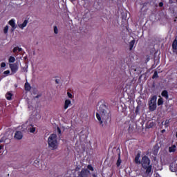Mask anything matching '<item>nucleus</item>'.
I'll return each mask as SVG.
<instances>
[{
	"label": "nucleus",
	"mask_w": 177,
	"mask_h": 177,
	"mask_svg": "<svg viewBox=\"0 0 177 177\" xmlns=\"http://www.w3.org/2000/svg\"><path fill=\"white\" fill-rule=\"evenodd\" d=\"M97 111L96 118L98 120L100 125H102V124H105V125L111 124V113L106 104H100Z\"/></svg>",
	"instance_id": "f257e3e1"
},
{
	"label": "nucleus",
	"mask_w": 177,
	"mask_h": 177,
	"mask_svg": "<svg viewBox=\"0 0 177 177\" xmlns=\"http://www.w3.org/2000/svg\"><path fill=\"white\" fill-rule=\"evenodd\" d=\"M151 160L150 158L146 155L142 157L141 162L140 164L141 165L142 167L146 170V174L148 175L151 173V169L153 166L150 165Z\"/></svg>",
	"instance_id": "f03ea898"
},
{
	"label": "nucleus",
	"mask_w": 177,
	"mask_h": 177,
	"mask_svg": "<svg viewBox=\"0 0 177 177\" xmlns=\"http://www.w3.org/2000/svg\"><path fill=\"white\" fill-rule=\"evenodd\" d=\"M48 147L52 150L57 149V136L56 134H51L48 138Z\"/></svg>",
	"instance_id": "7ed1b4c3"
},
{
	"label": "nucleus",
	"mask_w": 177,
	"mask_h": 177,
	"mask_svg": "<svg viewBox=\"0 0 177 177\" xmlns=\"http://www.w3.org/2000/svg\"><path fill=\"white\" fill-rule=\"evenodd\" d=\"M148 106L149 111H156L157 109V95L151 97Z\"/></svg>",
	"instance_id": "20e7f679"
},
{
	"label": "nucleus",
	"mask_w": 177,
	"mask_h": 177,
	"mask_svg": "<svg viewBox=\"0 0 177 177\" xmlns=\"http://www.w3.org/2000/svg\"><path fill=\"white\" fill-rule=\"evenodd\" d=\"M91 171L88 169H82L81 171L78 172V177H88Z\"/></svg>",
	"instance_id": "39448f33"
},
{
	"label": "nucleus",
	"mask_w": 177,
	"mask_h": 177,
	"mask_svg": "<svg viewBox=\"0 0 177 177\" xmlns=\"http://www.w3.org/2000/svg\"><path fill=\"white\" fill-rule=\"evenodd\" d=\"M10 68L11 69L12 73L15 74L17 73V70H19V64H10Z\"/></svg>",
	"instance_id": "423d86ee"
},
{
	"label": "nucleus",
	"mask_w": 177,
	"mask_h": 177,
	"mask_svg": "<svg viewBox=\"0 0 177 177\" xmlns=\"http://www.w3.org/2000/svg\"><path fill=\"white\" fill-rule=\"evenodd\" d=\"M15 138V139H17V140H21V139H23V133H21V131H16Z\"/></svg>",
	"instance_id": "0eeeda50"
},
{
	"label": "nucleus",
	"mask_w": 177,
	"mask_h": 177,
	"mask_svg": "<svg viewBox=\"0 0 177 177\" xmlns=\"http://www.w3.org/2000/svg\"><path fill=\"white\" fill-rule=\"evenodd\" d=\"M134 162L136 164H140V152H138L134 158Z\"/></svg>",
	"instance_id": "6e6552de"
},
{
	"label": "nucleus",
	"mask_w": 177,
	"mask_h": 177,
	"mask_svg": "<svg viewBox=\"0 0 177 177\" xmlns=\"http://www.w3.org/2000/svg\"><path fill=\"white\" fill-rule=\"evenodd\" d=\"M27 24H28V21L27 19H25L21 24H19L18 26L19 28H21V30H24V27H27Z\"/></svg>",
	"instance_id": "1a4fd4ad"
},
{
	"label": "nucleus",
	"mask_w": 177,
	"mask_h": 177,
	"mask_svg": "<svg viewBox=\"0 0 177 177\" xmlns=\"http://www.w3.org/2000/svg\"><path fill=\"white\" fill-rule=\"evenodd\" d=\"M8 24H10V26H11L13 30H16V22H15V19H10L8 21Z\"/></svg>",
	"instance_id": "9d476101"
},
{
	"label": "nucleus",
	"mask_w": 177,
	"mask_h": 177,
	"mask_svg": "<svg viewBox=\"0 0 177 177\" xmlns=\"http://www.w3.org/2000/svg\"><path fill=\"white\" fill-rule=\"evenodd\" d=\"M162 97H165V99H166V100H168L169 96L168 95V91L167 90H164L163 91H162L161 93Z\"/></svg>",
	"instance_id": "9b49d317"
},
{
	"label": "nucleus",
	"mask_w": 177,
	"mask_h": 177,
	"mask_svg": "<svg viewBox=\"0 0 177 177\" xmlns=\"http://www.w3.org/2000/svg\"><path fill=\"white\" fill-rule=\"evenodd\" d=\"M176 151V145H174L169 147V153H175Z\"/></svg>",
	"instance_id": "f8f14e48"
},
{
	"label": "nucleus",
	"mask_w": 177,
	"mask_h": 177,
	"mask_svg": "<svg viewBox=\"0 0 177 177\" xmlns=\"http://www.w3.org/2000/svg\"><path fill=\"white\" fill-rule=\"evenodd\" d=\"M70 104H71V100H66L65 102H64V109L67 110V109H68V106H70Z\"/></svg>",
	"instance_id": "ddd939ff"
},
{
	"label": "nucleus",
	"mask_w": 177,
	"mask_h": 177,
	"mask_svg": "<svg viewBox=\"0 0 177 177\" xmlns=\"http://www.w3.org/2000/svg\"><path fill=\"white\" fill-rule=\"evenodd\" d=\"M172 49L173 50H177V39H175L172 43Z\"/></svg>",
	"instance_id": "4468645a"
},
{
	"label": "nucleus",
	"mask_w": 177,
	"mask_h": 177,
	"mask_svg": "<svg viewBox=\"0 0 177 177\" xmlns=\"http://www.w3.org/2000/svg\"><path fill=\"white\" fill-rule=\"evenodd\" d=\"M12 96H13V94L10 92H8L6 94V99H7V100H12Z\"/></svg>",
	"instance_id": "2eb2a0df"
},
{
	"label": "nucleus",
	"mask_w": 177,
	"mask_h": 177,
	"mask_svg": "<svg viewBox=\"0 0 177 177\" xmlns=\"http://www.w3.org/2000/svg\"><path fill=\"white\" fill-rule=\"evenodd\" d=\"M24 88L25 91H31V85L28 82L25 83Z\"/></svg>",
	"instance_id": "dca6fc26"
},
{
	"label": "nucleus",
	"mask_w": 177,
	"mask_h": 177,
	"mask_svg": "<svg viewBox=\"0 0 177 177\" xmlns=\"http://www.w3.org/2000/svg\"><path fill=\"white\" fill-rule=\"evenodd\" d=\"M134 45H135V40H131L129 43V50H132Z\"/></svg>",
	"instance_id": "f3484780"
},
{
	"label": "nucleus",
	"mask_w": 177,
	"mask_h": 177,
	"mask_svg": "<svg viewBox=\"0 0 177 177\" xmlns=\"http://www.w3.org/2000/svg\"><path fill=\"white\" fill-rule=\"evenodd\" d=\"M162 104H164V100L160 97L158 100V106H162Z\"/></svg>",
	"instance_id": "a211bd4d"
},
{
	"label": "nucleus",
	"mask_w": 177,
	"mask_h": 177,
	"mask_svg": "<svg viewBox=\"0 0 177 177\" xmlns=\"http://www.w3.org/2000/svg\"><path fill=\"white\" fill-rule=\"evenodd\" d=\"M28 130L30 131V132L31 133H34V132H35V127H34V126H32V124H30V127L28 128Z\"/></svg>",
	"instance_id": "6ab92c4d"
},
{
	"label": "nucleus",
	"mask_w": 177,
	"mask_h": 177,
	"mask_svg": "<svg viewBox=\"0 0 177 177\" xmlns=\"http://www.w3.org/2000/svg\"><path fill=\"white\" fill-rule=\"evenodd\" d=\"M121 162H122L121 156L119 154L118 159L117 162H116L117 167H120L121 165Z\"/></svg>",
	"instance_id": "aec40b11"
},
{
	"label": "nucleus",
	"mask_w": 177,
	"mask_h": 177,
	"mask_svg": "<svg viewBox=\"0 0 177 177\" xmlns=\"http://www.w3.org/2000/svg\"><path fill=\"white\" fill-rule=\"evenodd\" d=\"M170 121H171V119H169V120L167 119V120H165V124H164L165 128H168V127H169V122H170Z\"/></svg>",
	"instance_id": "412c9836"
},
{
	"label": "nucleus",
	"mask_w": 177,
	"mask_h": 177,
	"mask_svg": "<svg viewBox=\"0 0 177 177\" xmlns=\"http://www.w3.org/2000/svg\"><path fill=\"white\" fill-rule=\"evenodd\" d=\"M15 61H16V58H15V57L10 56L9 57V59H8L9 63H15Z\"/></svg>",
	"instance_id": "4be33fe9"
},
{
	"label": "nucleus",
	"mask_w": 177,
	"mask_h": 177,
	"mask_svg": "<svg viewBox=\"0 0 177 177\" xmlns=\"http://www.w3.org/2000/svg\"><path fill=\"white\" fill-rule=\"evenodd\" d=\"M169 170L171 171V172H175V171H176V169H175V167H174V165H170Z\"/></svg>",
	"instance_id": "5701e85b"
},
{
	"label": "nucleus",
	"mask_w": 177,
	"mask_h": 177,
	"mask_svg": "<svg viewBox=\"0 0 177 177\" xmlns=\"http://www.w3.org/2000/svg\"><path fill=\"white\" fill-rule=\"evenodd\" d=\"M153 80H154V78H158V73L157 71H155L153 76H152Z\"/></svg>",
	"instance_id": "b1692460"
},
{
	"label": "nucleus",
	"mask_w": 177,
	"mask_h": 177,
	"mask_svg": "<svg viewBox=\"0 0 177 177\" xmlns=\"http://www.w3.org/2000/svg\"><path fill=\"white\" fill-rule=\"evenodd\" d=\"M87 169H89V171H95L92 165H88Z\"/></svg>",
	"instance_id": "393cba45"
},
{
	"label": "nucleus",
	"mask_w": 177,
	"mask_h": 177,
	"mask_svg": "<svg viewBox=\"0 0 177 177\" xmlns=\"http://www.w3.org/2000/svg\"><path fill=\"white\" fill-rule=\"evenodd\" d=\"M8 31H9V26H6L4 27V30H3L4 34H8Z\"/></svg>",
	"instance_id": "a878e982"
},
{
	"label": "nucleus",
	"mask_w": 177,
	"mask_h": 177,
	"mask_svg": "<svg viewBox=\"0 0 177 177\" xmlns=\"http://www.w3.org/2000/svg\"><path fill=\"white\" fill-rule=\"evenodd\" d=\"M140 110V107L139 106H137L135 111V113L136 115L139 114Z\"/></svg>",
	"instance_id": "bb28decb"
},
{
	"label": "nucleus",
	"mask_w": 177,
	"mask_h": 177,
	"mask_svg": "<svg viewBox=\"0 0 177 177\" xmlns=\"http://www.w3.org/2000/svg\"><path fill=\"white\" fill-rule=\"evenodd\" d=\"M54 32L55 34L59 33V29L57 28V26H54Z\"/></svg>",
	"instance_id": "cd10ccee"
},
{
	"label": "nucleus",
	"mask_w": 177,
	"mask_h": 177,
	"mask_svg": "<svg viewBox=\"0 0 177 177\" xmlns=\"http://www.w3.org/2000/svg\"><path fill=\"white\" fill-rule=\"evenodd\" d=\"M153 127H154V122H151L149 123V124L148 125V128H153Z\"/></svg>",
	"instance_id": "c85d7f7f"
},
{
	"label": "nucleus",
	"mask_w": 177,
	"mask_h": 177,
	"mask_svg": "<svg viewBox=\"0 0 177 177\" xmlns=\"http://www.w3.org/2000/svg\"><path fill=\"white\" fill-rule=\"evenodd\" d=\"M5 67H6V63L2 62V63L1 64V68H5Z\"/></svg>",
	"instance_id": "c756f323"
},
{
	"label": "nucleus",
	"mask_w": 177,
	"mask_h": 177,
	"mask_svg": "<svg viewBox=\"0 0 177 177\" xmlns=\"http://www.w3.org/2000/svg\"><path fill=\"white\" fill-rule=\"evenodd\" d=\"M3 74H5V75H8V74H10V71H9V70L5 71L3 72Z\"/></svg>",
	"instance_id": "7c9ffc66"
},
{
	"label": "nucleus",
	"mask_w": 177,
	"mask_h": 177,
	"mask_svg": "<svg viewBox=\"0 0 177 177\" xmlns=\"http://www.w3.org/2000/svg\"><path fill=\"white\" fill-rule=\"evenodd\" d=\"M67 95H68V97L70 99H73V94H71L70 92H68V93H67Z\"/></svg>",
	"instance_id": "2f4dec72"
},
{
	"label": "nucleus",
	"mask_w": 177,
	"mask_h": 177,
	"mask_svg": "<svg viewBox=\"0 0 177 177\" xmlns=\"http://www.w3.org/2000/svg\"><path fill=\"white\" fill-rule=\"evenodd\" d=\"M17 50H18L17 47H15V48H13V50H12V52H13L14 53H16V52H17Z\"/></svg>",
	"instance_id": "473e14b6"
},
{
	"label": "nucleus",
	"mask_w": 177,
	"mask_h": 177,
	"mask_svg": "<svg viewBox=\"0 0 177 177\" xmlns=\"http://www.w3.org/2000/svg\"><path fill=\"white\" fill-rule=\"evenodd\" d=\"M163 6H164V3L160 2V3H159V7H160V8H162Z\"/></svg>",
	"instance_id": "72a5a7b5"
},
{
	"label": "nucleus",
	"mask_w": 177,
	"mask_h": 177,
	"mask_svg": "<svg viewBox=\"0 0 177 177\" xmlns=\"http://www.w3.org/2000/svg\"><path fill=\"white\" fill-rule=\"evenodd\" d=\"M57 131L58 133H59V134L62 133V129H60L59 127H57Z\"/></svg>",
	"instance_id": "f704fd0d"
},
{
	"label": "nucleus",
	"mask_w": 177,
	"mask_h": 177,
	"mask_svg": "<svg viewBox=\"0 0 177 177\" xmlns=\"http://www.w3.org/2000/svg\"><path fill=\"white\" fill-rule=\"evenodd\" d=\"M17 49H18V52H21L23 50V48L20 47H17Z\"/></svg>",
	"instance_id": "c9c22d12"
},
{
	"label": "nucleus",
	"mask_w": 177,
	"mask_h": 177,
	"mask_svg": "<svg viewBox=\"0 0 177 177\" xmlns=\"http://www.w3.org/2000/svg\"><path fill=\"white\" fill-rule=\"evenodd\" d=\"M59 80L56 79L55 80V84H59Z\"/></svg>",
	"instance_id": "e433bc0d"
},
{
	"label": "nucleus",
	"mask_w": 177,
	"mask_h": 177,
	"mask_svg": "<svg viewBox=\"0 0 177 177\" xmlns=\"http://www.w3.org/2000/svg\"><path fill=\"white\" fill-rule=\"evenodd\" d=\"M3 149V145H0V150H2Z\"/></svg>",
	"instance_id": "4c0bfd02"
},
{
	"label": "nucleus",
	"mask_w": 177,
	"mask_h": 177,
	"mask_svg": "<svg viewBox=\"0 0 177 177\" xmlns=\"http://www.w3.org/2000/svg\"><path fill=\"white\" fill-rule=\"evenodd\" d=\"M39 96H41V95H37L35 97H36V99H38V97H39Z\"/></svg>",
	"instance_id": "58836bf2"
},
{
	"label": "nucleus",
	"mask_w": 177,
	"mask_h": 177,
	"mask_svg": "<svg viewBox=\"0 0 177 177\" xmlns=\"http://www.w3.org/2000/svg\"><path fill=\"white\" fill-rule=\"evenodd\" d=\"M3 142V140H0V143H2Z\"/></svg>",
	"instance_id": "ea45409f"
},
{
	"label": "nucleus",
	"mask_w": 177,
	"mask_h": 177,
	"mask_svg": "<svg viewBox=\"0 0 177 177\" xmlns=\"http://www.w3.org/2000/svg\"><path fill=\"white\" fill-rule=\"evenodd\" d=\"M37 162H39L37 161V160H35V163L37 164Z\"/></svg>",
	"instance_id": "a19ab883"
},
{
	"label": "nucleus",
	"mask_w": 177,
	"mask_h": 177,
	"mask_svg": "<svg viewBox=\"0 0 177 177\" xmlns=\"http://www.w3.org/2000/svg\"><path fill=\"white\" fill-rule=\"evenodd\" d=\"M164 132H165V130H162V133H164Z\"/></svg>",
	"instance_id": "79ce46f5"
},
{
	"label": "nucleus",
	"mask_w": 177,
	"mask_h": 177,
	"mask_svg": "<svg viewBox=\"0 0 177 177\" xmlns=\"http://www.w3.org/2000/svg\"><path fill=\"white\" fill-rule=\"evenodd\" d=\"M176 137L177 138V131H176Z\"/></svg>",
	"instance_id": "37998d69"
},
{
	"label": "nucleus",
	"mask_w": 177,
	"mask_h": 177,
	"mask_svg": "<svg viewBox=\"0 0 177 177\" xmlns=\"http://www.w3.org/2000/svg\"><path fill=\"white\" fill-rule=\"evenodd\" d=\"M149 60H150V59L148 58V59H147V61L149 62Z\"/></svg>",
	"instance_id": "c03bdc74"
}]
</instances>
